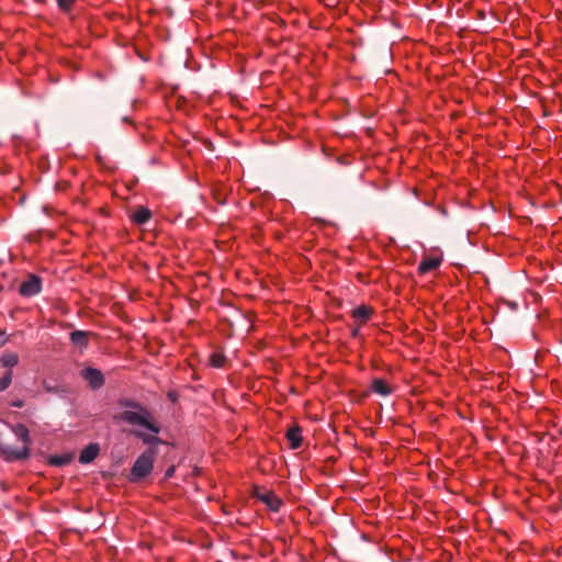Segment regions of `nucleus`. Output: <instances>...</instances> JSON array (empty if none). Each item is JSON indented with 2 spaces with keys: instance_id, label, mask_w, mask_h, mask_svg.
Instances as JSON below:
<instances>
[{
  "instance_id": "nucleus-1",
  "label": "nucleus",
  "mask_w": 562,
  "mask_h": 562,
  "mask_svg": "<svg viewBox=\"0 0 562 562\" xmlns=\"http://www.w3.org/2000/svg\"><path fill=\"white\" fill-rule=\"evenodd\" d=\"M132 407L136 408L135 411H124L120 418L127 424L131 425H137L140 427L146 428L151 434H145L143 431H134V435L142 439L147 445H157L160 442L157 435L160 431L159 425L156 423L154 416L150 414V412L138 405V404H131Z\"/></svg>"
},
{
  "instance_id": "nucleus-2",
  "label": "nucleus",
  "mask_w": 562,
  "mask_h": 562,
  "mask_svg": "<svg viewBox=\"0 0 562 562\" xmlns=\"http://www.w3.org/2000/svg\"><path fill=\"white\" fill-rule=\"evenodd\" d=\"M12 431L16 438L23 442L21 448H14L11 446H4L1 448V452L7 461L25 460L30 456V431L23 424H16L12 426Z\"/></svg>"
},
{
  "instance_id": "nucleus-3",
  "label": "nucleus",
  "mask_w": 562,
  "mask_h": 562,
  "mask_svg": "<svg viewBox=\"0 0 562 562\" xmlns=\"http://www.w3.org/2000/svg\"><path fill=\"white\" fill-rule=\"evenodd\" d=\"M155 451L148 450L142 453L134 462L128 480L136 483L151 473L154 469Z\"/></svg>"
},
{
  "instance_id": "nucleus-4",
  "label": "nucleus",
  "mask_w": 562,
  "mask_h": 562,
  "mask_svg": "<svg viewBox=\"0 0 562 562\" xmlns=\"http://www.w3.org/2000/svg\"><path fill=\"white\" fill-rule=\"evenodd\" d=\"M443 261V255L441 250L434 249L429 254H425L418 265V273L426 274L430 271L438 269Z\"/></svg>"
},
{
  "instance_id": "nucleus-5",
  "label": "nucleus",
  "mask_w": 562,
  "mask_h": 562,
  "mask_svg": "<svg viewBox=\"0 0 562 562\" xmlns=\"http://www.w3.org/2000/svg\"><path fill=\"white\" fill-rule=\"evenodd\" d=\"M255 496L271 512L278 513L283 506V501L272 491L256 492Z\"/></svg>"
},
{
  "instance_id": "nucleus-6",
  "label": "nucleus",
  "mask_w": 562,
  "mask_h": 562,
  "mask_svg": "<svg viewBox=\"0 0 562 562\" xmlns=\"http://www.w3.org/2000/svg\"><path fill=\"white\" fill-rule=\"evenodd\" d=\"M42 282L36 276H30L20 285V294L23 296H33L41 292Z\"/></svg>"
},
{
  "instance_id": "nucleus-7",
  "label": "nucleus",
  "mask_w": 562,
  "mask_h": 562,
  "mask_svg": "<svg viewBox=\"0 0 562 562\" xmlns=\"http://www.w3.org/2000/svg\"><path fill=\"white\" fill-rule=\"evenodd\" d=\"M81 375L94 390L100 389L104 384V376L98 369L87 368L81 371Z\"/></svg>"
},
{
  "instance_id": "nucleus-8",
  "label": "nucleus",
  "mask_w": 562,
  "mask_h": 562,
  "mask_svg": "<svg viewBox=\"0 0 562 562\" xmlns=\"http://www.w3.org/2000/svg\"><path fill=\"white\" fill-rule=\"evenodd\" d=\"M373 314V307L368 305H360L351 311V317L355 324H359V326H363L364 324H367Z\"/></svg>"
},
{
  "instance_id": "nucleus-9",
  "label": "nucleus",
  "mask_w": 562,
  "mask_h": 562,
  "mask_svg": "<svg viewBox=\"0 0 562 562\" xmlns=\"http://www.w3.org/2000/svg\"><path fill=\"white\" fill-rule=\"evenodd\" d=\"M100 447L98 443H89L80 453L79 462L82 464H88L92 462L99 454Z\"/></svg>"
},
{
  "instance_id": "nucleus-10",
  "label": "nucleus",
  "mask_w": 562,
  "mask_h": 562,
  "mask_svg": "<svg viewBox=\"0 0 562 562\" xmlns=\"http://www.w3.org/2000/svg\"><path fill=\"white\" fill-rule=\"evenodd\" d=\"M371 391L381 396H389L393 393V387L383 379H374L371 383Z\"/></svg>"
},
{
  "instance_id": "nucleus-11",
  "label": "nucleus",
  "mask_w": 562,
  "mask_h": 562,
  "mask_svg": "<svg viewBox=\"0 0 562 562\" xmlns=\"http://www.w3.org/2000/svg\"><path fill=\"white\" fill-rule=\"evenodd\" d=\"M301 428L297 426L291 427L286 430L285 437L290 442L292 449H297L302 445Z\"/></svg>"
},
{
  "instance_id": "nucleus-12",
  "label": "nucleus",
  "mask_w": 562,
  "mask_h": 562,
  "mask_svg": "<svg viewBox=\"0 0 562 562\" xmlns=\"http://www.w3.org/2000/svg\"><path fill=\"white\" fill-rule=\"evenodd\" d=\"M151 217V212L145 206H138L132 215L134 223L142 225L147 223Z\"/></svg>"
},
{
  "instance_id": "nucleus-13",
  "label": "nucleus",
  "mask_w": 562,
  "mask_h": 562,
  "mask_svg": "<svg viewBox=\"0 0 562 562\" xmlns=\"http://www.w3.org/2000/svg\"><path fill=\"white\" fill-rule=\"evenodd\" d=\"M70 340L76 346L86 347L88 345V334L82 330H75L70 334Z\"/></svg>"
},
{
  "instance_id": "nucleus-14",
  "label": "nucleus",
  "mask_w": 562,
  "mask_h": 562,
  "mask_svg": "<svg viewBox=\"0 0 562 562\" xmlns=\"http://www.w3.org/2000/svg\"><path fill=\"white\" fill-rule=\"evenodd\" d=\"M71 460H72V454L66 453V454H61V456H52L48 459V463L50 465L61 467V465H66V464L70 463Z\"/></svg>"
},
{
  "instance_id": "nucleus-15",
  "label": "nucleus",
  "mask_w": 562,
  "mask_h": 562,
  "mask_svg": "<svg viewBox=\"0 0 562 562\" xmlns=\"http://www.w3.org/2000/svg\"><path fill=\"white\" fill-rule=\"evenodd\" d=\"M0 362L5 368H12L18 364L19 357L15 352H7L2 355Z\"/></svg>"
},
{
  "instance_id": "nucleus-16",
  "label": "nucleus",
  "mask_w": 562,
  "mask_h": 562,
  "mask_svg": "<svg viewBox=\"0 0 562 562\" xmlns=\"http://www.w3.org/2000/svg\"><path fill=\"white\" fill-rule=\"evenodd\" d=\"M225 361H226V357L222 352H213L210 356V364L213 368L224 367Z\"/></svg>"
},
{
  "instance_id": "nucleus-17",
  "label": "nucleus",
  "mask_w": 562,
  "mask_h": 562,
  "mask_svg": "<svg viewBox=\"0 0 562 562\" xmlns=\"http://www.w3.org/2000/svg\"><path fill=\"white\" fill-rule=\"evenodd\" d=\"M12 381V372L8 371L1 379H0V392L7 390Z\"/></svg>"
},
{
  "instance_id": "nucleus-18",
  "label": "nucleus",
  "mask_w": 562,
  "mask_h": 562,
  "mask_svg": "<svg viewBox=\"0 0 562 562\" xmlns=\"http://www.w3.org/2000/svg\"><path fill=\"white\" fill-rule=\"evenodd\" d=\"M75 1L76 0H57V3L63 11H69L72 8Z\"/></svg>"
},
{
  "instance_id": "nucleus-19",
  "label": "nucleus",
  "mask_w": 562,
  "mask_h": 562,
  "mask_svg": "<svg viewBox=\"0 0 562 562\" xmlns=\"http://www.w3.org/2000/svg\"><path fill=\"white\" fill-rule=\"evenodd\" d=\"M362 326H359V324H356V326L351 329V336L352 337H358L360 335V328Z\"/></svg>"
},
{
  "instance_id": "nucleus-20",
  "label": "nucleus",
  "mask_w": 562,
  "mask_h": 562,
  "mask_svg": "<svg viewBox=\"0 0 562 562\" xmlns=\"http://www.w3.org/2000/svg\"><path fill=\"white\" fill-rule=\"evenodd\" d=\"M0 338H3V340L1 341L2 344H5L8 341V338L5 337V333L0 330Z\"/></svg>"
}]
</instances>
